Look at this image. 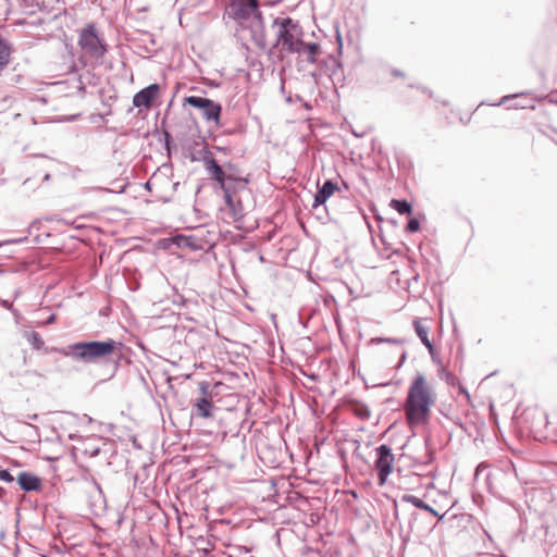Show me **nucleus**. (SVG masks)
I'll return each instance as SVG.
<instances>
[{"instance_id": "obj_1", "label": "nucleus", "mask_w": 557, "mask_h": 557, "mask_svg": "<svg viewBox=\"0 0 557 557\" xmlns=\"http://www.w3.org/2000/svg\"><path fill=\"white\" fill-rule=\"evenodd\" d=\"M435 403L433 388L421 373L412 380L404 404L407 423L410 426L424 424L429 421L431 407Z\"/></svg>"}, {"instance_id": "obj_2", "label": "nucleus", "mask_w": 557, "mask_h": 557, "mask_svg": "<svg viewBox=\"0 0 557 557\" xmlns=\"http://www.w3.org/2000/svg\"><path fill=\"white\" fill-rule=\"evenodd\" d=\"M119 343L114 339L77 342L63 348H53L54 351L83 363H98L111 356Z\"/></svg>"}, {"instance_id": "obj_3", "label": "nucleus", "mask_w": 557, "mask_h": 557, "mask_svg": "<svg viewBox=\"0 0 557 557\" xmlns=\"http://www.w3.org/2000/svg\"><path fill=\"white\" fill-rule=\"evenodd\" d=\"M203 164L210 176L219 184L224 198H226L227 195L235 197L236 193L246 189L249 181L236 175L231 164L224 169L218 164L214 158L208 156L203 158Z\"/></svg>"}, {"instance_id": "obj_4", "label": "nucleus", "mask_w": 557, "mask_h": 557, "mask_svg": "<svg viewBox=\"0 0 557 557\" xmlns=\"http://www.w3.org/2000/svg\"><path fill=\"white\" fill-rule=\"evenodd\" d=\"M273 25L277 27L276 45L281 46V50L289 53H300L302 29L298 22L290 17L275 18Z\"/></svg>"}, {"instance_id": "obj_5", "label": "nucleus", "mask_w": 557, "mask_h": 557, "mask_svg": "<svg viewBox=\"0 0 557 557\" xmlns=\"http://www.w3.org/2000/svg\"><path fill=\"white\" fill-rule=\"evenodd\" d=\"M78 45L84 57L91 60H100L107 52L106 44L98 35L97 28L92 24H88L82 29Z\"/></svg>"}, {"instance_id": "obj_6", "label": "nucleus", "mask_w": 557, "mask_h": 557, "mask_svg": "<svg viewBox=\"0 0 557 557\" xmlns=\"http://www.w3.org/2000/svg\"><path fill=\"white\" fill-rule=\"evenodd\" d=\"M375 470L379 476V484L383 485L387 481L388 475L393 472L395 456L392 448L385 444L375 448Z\"/></svg>"}, {"instance_id": "obj_7", "label": "nucleus", "mask_w": 557, "mask_h": 557, "mask_svg": "<svg viewBox=\"0 0 557 557\" xmlns=\"http://www.w3.org/2000/svg\"><path fill=\"white\" fill-rule=\"evenodd\" d=\"M186 103L201 110L203 119L219 122L222 107L209 98L189 96L185 98Z\"/></svg>"}, {"instance_id": "obj_8", "label": "nucleus", "mask_w": 557, "mask_h": 557, "mask_svg": "<svg viewBox=\"0 0 557 557\" xmlns=\"http://www.w3.org/2000/svg\"><path fill=\"white\" fill-rule=\"evenodd\" d=\"M231 12L236 20L257 18L261 22V12L258 0H232Z\"/></svg>"}, {"instance_id": "obj_9", "label": "nucleus", "mask_w": 557, "mask_h": 557, "mask_svg": "<svg viewBox=\"0 0 557 557\" xmlns=\"http://www.w3.org/2000/svg\"><path fill=\"white\" fill-rule=\"evenodd\" d=\"M209 383L201 382L199 384L200 392L202 397L199 398L193 407V414L199 418H211L213 416V404L208 399L209 394Z\"/></svg>"}, {"instance_id": "obj_10", "label": "nucleus", "mask_w": 557, "mask_h": 557, "mask_svg": "<svg viewBox=\"0 0 557 557\" xmlns=\"http://www.w3.org/2000/svg\"><path fill=\"white\" fill-rule=\"evenodd\" d=\"M160 90V86L158 84H151L146 88L139 90L133 97V104L136 108H150L158 97Z\"/></svg>"}, {"instance_id": "obj_11", "label": "nucleus", "mask_w": 557, "mask_h": 557, "mask_svg": "<svg viewBox=\"0 0 557 557\" xmlns=\"http://www.w3.org/2000/svg\"><path fill=\"white\" fill-rule=\"evenodd\" d=\"M16 481L21 490L25 492L38 491L41 486V480L36 474L27 471H21Z\"/></svg>"}, {"instance_id": "obj_12", "label": "nucleus", "mask_w": 557, "mask_h": 557, "mask_svg": "<svg viewBox=\"0 0 557 557\" xmlns=\"http://www.w3.org/2000/svg\"><path fill=\"white\" fill-rule=\"evenodd\" d=\"M338 187L331 180H327L323 183L321 187H319L318 191L314 195V201L312 207L318 208L326 202V200L337 190Z\"/></svg>"}, {"instance_id": "obj_13", "label": "nucleus", "mask_w": 557, "mask_h": 557, "mask_svg": "<svg viewBox=\"0 0 557 557\" xmlns=\"http://www.w3.org/2000/svg\"><path fill=\"white\" fill-rule=\"evenodd\" d=\"M424 319L416 318L412 322L414 332L420 338L423 346L430 351H433V344L429 338L430 327L425 324Z\"/></svg>"}, {"instance_id": "obj_14", "label": "nucleus", "mask_w": 557, "mask_h": 557, "mask_svg": "<svg viewBox=\"0 0 557 557\" xmlns=\"http://www.w3.org/2000/svg\"><path fill=\"white\" fill-rule=\"evenodd\" d=\"M227 208L231 210L235 221H242L245 216L244 206L240 199H236L233 196L224 198Z\"/></svg>"}, {"instance_id": "obj_15", "label": "nucleus", "mask_w": 557, "mask_h": 557, "mask_svg": "<svg viewBox=\"0 0 557 557\" xmlns=\"http://www.w3.org/2000/svg\"><path fill=\"white\" fill-rule=\"evenodd\" d=\"M300 53L299 55L304 54L307 58V61L309 63H315L317 62V54L320 52V46L317 42H304L302 47L299 49Z\"/></svg>"}, {"instance_id": "obj_16", "label": "nucleus", "mask_w": 557, "mask_h": 557, "mask_svg": "<svg viewBox=\"0 0 557 557\" xmlns=\"http://www.w3.org/2000/svg\"><path fill=\"white\" fill-rule=\"evenodd\" d=\"M352 412L356 417H358L361 420H368L371 417L370 408L366 404L360 401L354 403Z\"/></svg>"}, {"instance_id": "obj_17", "label": "nucleus", "mask_w": 557, "mask_h": 557, "mask_svg": "<svg viewBox=\"0 0 557 557\" xmlns=\"http://www.w3.org/2000/svg\"><path fill=\"white\" fill-rule=\"evenodd\" d=\"M400 502L411 504L416 508H419L422 510L429 509V505L426 503H424L421 498H419L414 495H411V494H404L400 498Z\"/></svg>"}, {"instance_id": "obj_18", "label": "nucleus", "mask_w": 557, "mask_h": 557, "mask_svg": "<svg viewBox=\"0 0 557 557\" xmlns=\"http://www.w3.org/2000/svg\"><path fill=\"white\" fill-rule=\"evenodd\" d=\"M391 207L395 209L399 214H410L412 211L411 205L407 200L393 199Z\"/></svg>"}, {"instance_id": "obj_19", "label": "nucleus", "mask_w": 557, "mask_h": 557, "mask_svg": "<svg viewBox=\"0 0 557 557\" xmlns=\"http://www.w3.org/2000/svg\"><path fill=\"white\" fill-rule=\"evenodd\" d=\"M10 57V48L5 40L0 37V72L8 64Z\"/></svg>"}, {"instance_id": "obj_20", "label": "nucleus", "mask_w": 557, "mask_h": 557, "mask_svg": "<svg viewBox=\"0 0 557 557\" xmlns=\"http://www.w3.org/2000/svg\"><path fill=\"white\" fill-rule=\"evenodd\" d=\"M26 337L28 343L36 349H41L45 346V342L38 332L32 331L26 335Z\"/></svg>"}, {"instance_id": "obj_21", "label": "nucleus", "mask_w": 557, "mask_h": 557, "mask_svg": "<svg viewBox=\"0 0 557 557\" xmlns=\"http://www.w3.org/2000/svg\"><path fill=\"white\" fill-rule=\"evenodd\" d=\"M382 343L400 346L403 344V341L398 339V338H392V337H373L369 342V344H382Z\"/></svg>"}, {"instance_id": "obj_22", "label": "nucleus", "mask_w": 557, "mask_h": 557, "mask_svg": "<svg viewBox=\"0 0 557 557\" xmlns=\"http://www.w3.org/2000/svg\"><path fill=\"white\" fill-rule=\"evenodd\" d=\"M174 242L176 244L177 247L180 248H185V247H191V238L190 237H187V236H184V235H177L175 238H174Z\"/></svg>"}, {"instance_id": "obj_23", "label": "nucleus", "mask_w": 557, "mask_h": 557, "mask_svg": "<svg viewBox=\"0 0 557 557\" xmlns=\"http://www.w3.org/2000/svg\"><path fill=\"white\" fill-rule=\"evenodd\" d=\"M419 228H420V222L416 218H411L406 225V231L409 233H416L419 231Z\"/></svg>"}, {"instance_id": "obj_24", "label": "nucleus", "mask_w": 557, "mask_h": 557, "mask_svg": "<svg viewBox=\"0 0 557 557\" xmlns=\"http://www.w3.org/2000/svg\"><path fill=\"white\" fill-rule=\"evenodd\" d=\"M0 481L12 483L15 481V478L9 472V470L0 467Z\"/></svg>"}, {"instance_id": "obj_25", "label": "nucleus", "mask_w": 557, "mask_h": 557, "mask_svg": "<svg viewBox=\"0 0 557 557\" xmlns=\"http://www.w3.org/2000/svg\"><path fill=\"white\" fill-rule=\"evenodd\" d=\"M41 222H42V220H41V219H36V220H34V221L29 224V227H28V234H29V235H32V234H34L35 232H38V231L40 230Z\"/></svg>"}, {"instance_id": "obj_26", "label": "nucleus", "mask_w": 557, "mask_h": 557, "mask_svg": "<svg viewBox=\"0 0 557 557\" xmlns=\"http://www.w3.org/2000/svg\"><path fill=\"white\" fill-rule=\"evenodd\" d=\"M505 475V473L502 471V470H495L493 472H490L488 475H487V481H488V485H490V488L492 490V483H491V480L492 479H497L498 476H503Z\"/></svg>"}, {"instance_id": "obj_27", "label": "nucleus", "mask_w": 557, "mask_h": 557, "mask_svg": "<svg viewBox=\"0 0 557 557\" xmlns=\"http://www.w3.org/2000/svg\"><path fill=\"white\" fill-rule=\"evenodd\" d=\"M424 510L430 512L431 515H433L435 517H438L440 520L443 518V516H440L438 512L435 509H433L431 506H429V509H424Z\"/></svg>"}, {"instance_id": "obj_28", "label": "nucleus", "mask_w": 557, "mask_h": 557, "mask_svg": "<svg viewBox=\"0 0 557 557\" xmlns=\"http://www.w3.org/2000/svg\"><path fill=\"white\" fill-rule=\"evenodd\" d=\"M405 359H406V351L401 350V352H400V360H399V362L397 364V368L401 367V364L404 363Z\"/></svg>"}, {"instance_id": "obj_29", "label": "nucleus", "mask_w": 557, "mask_h": 557, "mask_svg": "<svg viewBox=\"0 0 557 557\" xmlns=\"http://www.w3.org/2000/svg\"><path fill=\"white\" fill-rule=\"evenodd\" d=\"M515 96H505L502 98V100L497 103V106L505 103L510 98H513Z\"/></svg>"}, {"instance_id": "obj_30", "label": "nucleus", "mask_w": 557, "mask_h": 557, "mask_svg": "<svg viewBox=\"0 0 557 557\" xmlns=\"http://www.w3.org/2000/svg\"><path fill=\"white\" fill-rule=\"evenodd\" d=\"M1 305H2V307L7 308V309H10L12 306V304L8 300H2Z\"/></svg>"}, {"instance_id": "obj_31", "label": "nucleus", "mask_w": 557, "mask_h": 557, "mask_svg": "<svg viewBox=\"0 0 557 557\" xmlns=\"http://www.w3.org/2000/svg\"><path fill=\"white\" fill-rule=\"evenodd\" d=\"M392 74H393L394 76H403V73H401L400 71H398V70H393V71H392Z\"/></svg>"}, {"instance_id": "obj_32", "label": "nucleus", "mask_w": 557, "mask_h": 557, "mask_svg": "<svg viewBox=\"0 0 557 557\" xmlns=\"http://www.w3.org/2000/svg\"><path fill=\"white\" fill-rule=\"evenodd\" d=\"M54 321V315H51L48 320H47V323L50 324Z\"/></svg>"}, {"instance_id": "obj_33", "label": "nucleus", "mask_w": 557, "mask_h": 557, "mask_svg": "<svg viewBox=\"0 0 557 557\" xmlns=\"http://www.w3.org/2000/svg\"><path fill=\"white\" fill-rule=\"evenodd\" d=\"M481 468H483V463L479 465L478 468H476V472H479L481 470Z\"/></svg>"}, {"instance_id": "obj_34", "label": "nucleus", "mask_w": 557, "mask_h": 557, "mask_svg": "<svg viewBox=\"0 0 557 557\" xmlns=\"http://www.w3.org/2000/svg\"><path fill=\"white\" fill-rule=\"evenodd\" d=\"M37 418H38V416L36 413L30 416V419H33V420H36Z\"/></svg>"}]
</instances>
